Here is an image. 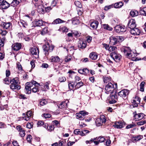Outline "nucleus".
Instances as JSON below:
<instances>
[{"mask_svg": "<svg viewBox=\"0 0 146 146\" xmlns=\"http://www.w3.org/2000/svg\"><path fill=\"white\" fill-rule=\"evenodd\" d=\"M121 50L122 52L124 53V54L127 58H131L132 60H135L134 58L135 55L136 56H137L136 53H134L133 56V53L132 50L129 47L123 46L121 48Z\"/></svg>", "mask_w": 146, "mask_h": 146, "instance_id": "f257e3e1", "label": "nucleus"}, {"mask_svg": "<svg viewBox=\"0 0 146 146\" xmlns=\"http://www.w3.org/2000/svg\"><path fill=\"white\" fill-rule=\"evenodd\" d=\"M115 87L113 84L111 83H108L105 85V92L107 94L113 93L115 89L117 87L116 84H115Z\"/></svg>", "mask_w": 146, "mask_h": 146, "instance_id": "f03ea898", "label": "nucleus"}, {"mask_svg": "<svg viewBox=\"0 0 146 146\" xmlns=\"http://www.w3.org/2000/svg\"><path fill=\"white\" fill-rule=\"evenodd\" d=\"M10 88L12 90H19L20 89L21 87L19 85V79L17 77L13 78L11 80Z\"/></svg>", "mask_w": 146, "mask_h": 146, "instance_id": "7ed1b4c3", "label": "nucleus"}, {"mask_svg": "<svg viewBox=\"0 0 146 146\" xmlns=\"http://www.w3.org/2000/svg\"><path fill=\"white\" fill-rule=\"evenodd\" d=\"M54 46L48 43L42 46L44 52L46 56L48 55L49 52H52L53 50Z\"/></svg>", "mask_w": 146, "mask_h": 146, "instance_id": "20e7f679", "label": "nucleus"}, {"mask_svg": "<svg viewBox=\"0 0 146 146\" xmlns=\"http://www.w3.org/2000/svg\"><path fill=\"white\" fill-rule=\"evenodd\" d=\"M106 119L104 115H100V117L97 118L96 120V123L97 126H100L105 123L106 122Z\"/></svg>", "mask_w": 146, "mask_h": 146, "instance_id": "39448f33", "label": "nucleus"}, {"mask_svg": "<svg viewBox=\"0 0 146 146\" xmlns=\"http://www.w3.org/2000/svg\"><path fill=\"white\" fill-rule=\"evenodd\" d=\"M111 56L116 62H119L121 57V55L115 51L111 52Z\"/></svg>", "mask_w": 146, "mask_h": 146, "instance_id": "423d86ee", "label": "nucleus"}, {"mask_svg": "<svg viewBox=\"0 0 146 146\" xmlns=\"http://www.w3.org/2000/svg\"><path fill=\"white\" fill-rule=\"evenodd\" d=\"M30 52L33 55L35 58H38L39 51L38 48L37 47H32L31 49Z\"/></svg>", "mask_w": 146, "mask_h": 146, "instance_id": "0eeeda50", "label": "nucleus"}, {"mask_svg": "<svg viewBox=\"0 0 146 146\" xmlns=\"http://www.w3.org/2000/svg\"><path fill=\"white\" fill-rule=\"evenodd\" d=\"M113 93L110 94L109 98V103L110 104H113L116 103L117 100V96L114 93L112 94Z\"/></svg>", "mask_w": 146, "mask_h": 146, "instance_id": "6e6552de", "label": "nucleus"}, {"mask_svg": "<svg viewBox=\"0 0 146 146\" xmlns=\"http://www.w3.org/2000/svg\"><path fill=\"white\" fill-rule=\"evenodd\" d=\"M1 26L4 29L9 30H11L12 27V24L10 22H2L1 24Z\"/></svg>", "mask_w": 146, "mask_h": 146, "instance_id": "1a4fd4ad", "label": "nucleus"}, {"mask_svg": "<svg viewBox=\"0 0 146 146\" xmlns=\"http://www.w3.org/2000/svg\"><path fill=\"white\" fill-rule=\"evenodd\" d=\"M105 140V138L101 136L98 137H96L95 139H94L93 142L96 145H98L100 143L104 142Z\"/></svg>", "mask_w": 146, "mask_h": 146, "instance_id": "9d476101", "label": "nucleus"}, {"mask_svg": "<svg viewBox=\"0 0 146 146\" xmlns=\"http://www.w3.org/2000/svg\"><path fill=\"white\" fill-rule=\"evenodd\" d=\"M22 45L21 43L17 42L14 44L12 46V49L15 51H18L21 48Z\"/></svg>", "mask_w": 146, "mask_h": 146, "instance_id": "9b49d317", "label": "nucleus"}, {"mask_svg": "<svg viewBox=\"0 0 146 146\" xmlns=\"http://www.w3.org/2000/svg\"><path fill=\"white\" fill-rule=\"evenodd\" d=\"M32 84L29 82H27L25 84V92L27 94H29L31 93V90Z\"/></svg>", "mask_w": 146, "mask_h": 146, "instance_id": "f8f14e48", "label": "nucleus"}, {"mask_svg": "<svg viewBox=\"0 0 146 146\" xmlns=\"http://www.w3.org/2000/svg\"><path fill=\"white\" fill-rule=\"evenodd\" d=\"M124 123L121 121H116L114 123V124L113 126L117 129H120L123 127Z\"/></svg>", "mask_w": 146, "mask_h": 146, "instance_id": "ddd939ff", "label": "nucleus"}, {"mask_svg": "<svg viewBox=\"0 0 146 146\" xmlns=\"http://www.w3.org/2000/svg\"><path fill=\"white\" fill-rule=\"evenodd\" d=\"M129 94V91L126 89L121 90L118 93V94L120 97L124 98L127 96Z\"/></svg>", "mask_w": 146, "mask_h": 146, "instance_id": "4468645a", "label": "nucleus"}, {"mask_svg": "<svg viewBox=\"0 0 146 146\" xmlns=\"http://www.w3.org/2000/svg\"><path fill=\"white\" fill-rule=\"evenodd\" d=\"M131 34L134 35H139L140 33V31L137 28L134 27L131 29L130 31Z\"/></svg>", "mask_w": 146, "mask_h": 146, "instance_id": "2eb2a0df", "label": "nucleus"}, {"mask_svg": "<svg viewBox=\"0 0 146 146\" xmlns=\"http://www.w3.org/2000/svg\"><path fill=\"white\" fill-rule=\"evenodd\" d=\"M127 26L131 29L135 27H136L135 20L133 19L130 20L128 22Z\"/></svg>", "mask_w": 146, "mask_h": 146, "instance_id": "dca6fc26", "label": "nucleus"}, {"mask_svg": "<svg viewBox=\"0 0 146 146\" xmlns=\"http://www.w3.org/2000/svg\"><path fill=\"white\" fill-rule=\"evenodd\" d=\"M110 44L111 45H115L118 42L116 36H112L110 38Z\"/></svg>", "mask_w": 146, "mask_h": 146, "instance_id": "f3484780", "label": "nucleus"}, {"mask_svg": "<svg viewBox=\"0 0 146 146\" xmlns=\"http://www.w3.org/2000/svg\"><path fill=\"white\" fill-rule=\"evenodd\" d=\"M144 116V114L143 113L136 114L134 115V119L135 121L140 120L143 118Z\"/></svg>", "mask_w": 146, "mask_h": 146, "instance_id": "a211bd4d", "label": "nucleus"}, {"mask_svg": "<svg viewBox=\"0 0 146 146\" xmlns=\"http://www.w3.org/2000/svg\"><path fill=\"white\" fill-rule=\"evenodd\" d=\"M78 72L81 74L87 75L89 73V70L87 68H85L82 69H79Z\"/></svg>", "mask_w": 146, "mask_h": 146, "instance_id": "6ab92c4d", "label": "nucleus"}, {"mask_svg": "<svg viewBox=\"0 0 146 146\" xmlns=\"http://www.w3.org/2000/svg\"><path fill=\"white\" fill-rule=\"evenodd\" d=\"M86 46V42L85 41L80 40L78 41V46L80 48H85Z\"/></svg>", "mask_w": 146, "mask_h": 146, "instance_id": "aec40b11", "label": "nucleus"}, {"mask_svg": "<svg viewBox=\"0 0 146 146\" xmlns=\"http://www.w3.org/2000/svg\"><path fill=\"white\" fill-rule=\"evenodd\" d=\"M60 59L59 57L57 56H52L50 58L51 62H59Z\"/></svg>", "mask_w": 146, "mask_h": 146, "instance_id": "412c9836", "label": "nucleus"}, {"mask_svg": "<svg viewBox=\"0 0 146 146\" xmlns=\"http://www.w3.org/2000/svg\"><path fill=\"white\" fill-rule=\"evenodd\" d=\"M89 56L91 59L96 60L98 58V55L97 53L93 52L90 53Z\"/></svg>", "mask_w": 146, "mask_h": 146, "instance_id": "4be33fe9", "label": "nucleus"}, {"mask_svg": "<svg viewBox=\"0 0 146 146\" xmlns=\"http://www.w3.org/2000/svg\"><path fill=\"white\" fill-rule=\"evenodd\" d=\"M9 6V4L6 1L0 4V7L3 9H6Z\"/></svg>", "mask_w": 146, "mask_h": 146, "instance_id": "5701e85b", "label": "nucleus"}, {"mask_svg": "<svg viewBox=\"0 0 146 146\" xmlns=\"http://www.w3.org/2000/svg\"><path fill=\"white\" fill-rule=\"evenodd\" d=\"M44 22L42 20H36L34 22V24L36 26H41L43 25Z\"/></svg>", "mask_w": 146, "mask_h": 146, "instance_id": "b1692460", "label": "nucleus"}, {"mask_svg": "<svg viewBox=\"0 0 146 146\" xmlns=\"http://www.w3.org/2000/svg\"><path fill=\"white\" fill-rule=\"evenodd\" d=\"M21 1V0H13L11 4V6L14 7L17 6Z\"/></svg>", "mask_w": 146, "mask_h": 146, "instance_id": "393cba45", "label": "nucleus"}, {"mask_svg": "<svg viewBox=\"0 0 146 146\" xmlns=\"http://www.w3.org/2000/svg\"><path fill=\"white\" fill-rule=\"evenodd\" d=\"M98 25V22L97 21H95L91 23L90 26L92 28L96 29L97 28Z\"/></svg>", "mask_w": 146, "mask_h": 146, "instance_id": "a878e982", "label": "nucleus"}, {"mask_svg": "<svg viewBox=\"0 0 146 146\" xmlns=\"http://www.w3.org/2000/svg\"><path fill=\"white\" fill-rule=\"evenodd\" d=\"M123 4L121 2H119L114 4V7L115 8H120L123 5Z\"/></svg>", "mask_w": 146, "mask_h": 146, "instance_id": "bb28decb", "label": "nucleus"}, {"mask_svg": "<svg viewBox=\"0 0 146 146\" xmlns=\"http://www.w3.org/2000/svg\"><path fill=\"white\" fill-rule=\"evenodd\" d=\"M76 83L75 82H68V87L70 89L72 90L75 88Z\"/></svg>", "mask_w": 146, "mask_h": 146, "instance_id": "cd10ccee", "label": "nucleus"}, {"mask_svg": "<svg viewBox=\"0 0 146 146\" xmlns=\"http://www.w3.org/2000/svg\"><path fill=\"white\" fill-rule=\"evenodd\" d=\"M143 135H139L136 136L132 138V140L135 141H139L143 138Z\"/></svg>", "mask_w": 146, "mask_h": 146, "instance_id": "c85d7f7f", "label": "nucleus"}, {"mask_svg": "<svg viewBox=\"0 0 146 146\" xmlns=\"http://www.w3.org/2000/svg\"><path fill=\"white\" fill-rule=\"evenodd\" d=\"M58 107L61 109L65 108L67 107V104L65 102H62L59 104Z\"/></svg>", "mask_w": 146, "mask_h": 146, "instance_id": "c756f323", "label": "nucleus"}, {"mask_svg": "<svg viewBox=\"0 0 146 146\" xmlns=\"http://www.w3.org/2000/svg\"><path fill=\"white\" fill-rule=\"evenodd\" d=\"M65 22V21L62 20L59 18H58L54 20L52 23V24H56L60 23H63Z\"/></svg>", "mask_w": 146, "mask_h": 146, "instance_id": "7c9ffc66", "label": "nucleus"}, {"mask_svg": "<svg viewBox=\"0 0 146 146\" xmlns=\"http://www.w3.org/2000/svg\"><path fill=\"white\" fill-rule=\"evenodd\" d=\"M104 29L109 31H112L113 29L108 24H104L102 25Z\"/></svg>", "mask_w": 146, "mask_h": 146, "instance_id": "2f4dec72", "label": "nucleus"}, {"mask_svg": "<svg viewBox=\"0 0 146 146\" xmlns=\"http://www.w3.org/2000/svg\"><path fill=\"white\" fill-rule=\"evenodd\" d=\"M11 79H10L9 77H7L3 80V83L7 84H9L11 82Z\"/></svg>", "mask_w": 146, "mask_h": 146, "instance_id": "473e14b6", "label": "nucleus"}, {"mask_svg": "<svg viewBox=\"0 0 146 146\" xmlns=\"http://www.w3.org/2000/svg\"><path fill=\"white\" fill-rule=\"evenodd\" d=\"M136 126V125L135 123L132 122V123L130 124H129L127 125L126 126L125 128L126 129H128L135 127Z\"/></svg>", "mask_w": 146, "mask_h": 146, "instance_id": "72a5a7b5", "label": "nucleus"}, {"mask_svg": "<svg viewBox=\"0 0 146 146\" xmlns=\"http://www.w3.org/2000/svg\"><path fill=\"white\" fill-rule=\"evenodd\" d=\"M121 26L117 25L115 27V29L116 32L118 33H121Z\"/></svg>", "mask_w": 146, "mask_h": 146, "instance_id": "f704fd0d", "label": "nucleus"}, {"mask_svg": "<svg viewBox=\"0 0 146 146\" xmlns=\"http://www.w3.org/2000/svg\"><path fill=\"white\" fill-rule=\"evenodd\" d=\"M83 83L82 82H80L78 83H77L76 84L75 86V89L78 88H80L81 86H83Z\"/></svg>", "mask_w": 146, "mask_h": 146, "instance_id": "c9c22d12", "label": "nucleus"}, {"mask_svg": "<svg viewBox=\"0 0 146 146\" xmlns=\"http://www.w3.org/2000/svg\"><path fill=\"white\" fill-rule=\"evenodd\" d=\"M47 101L45 99H41L40 102V104L41 106H44L47 104Z\"/></svg>", "mask_w": 146, "mask_h": 146, "instance_id": "e433bc0d", "label": "nucleus"}, {"mask_svg": "<svg viewBox=\"0 0 146 146\" xmlns=\"http://www.w3.org/2000/svg\"><path fill=\"white\" fill-rule=\"evenodd\" d=\"M145 82H142L140 85V90L141 91L143 92L144 91V86Z\"/></svg>", "mask_w": 146, "mask_h": 146, "instance_id": "4c0bfd02", "label": "nucleus"}, {"mask_svg": "<svg viewBox=\"0 0 146 146\" xmlns=\"http://www.w3.org/2000/svg\"><path fill=\"white\" fill-rule=\"evenodd\" d=\"M46 125V124H45L44 125L45 126H47V129L49 131H51L54 130V127L53 125H51L48 126L47 124H46L47 125Z\"/></svg>", "mask_w": 146, "mask_h": 146, "instance_id": "58836bf2", "label": "nucleus"}, {"mask_svg": "<svg viewBox=\"0 0 146 146\" xmlns=\"http://www.w3.org/2000/svg\"><path fill=\"white\" fill-rule=\"evenodd\" d=\"M26 140L27 142L30 143H31L32 140V137L31 135H28L27 137Z\"/></svg>", "mask_w": 146, "mask_h": 146, "instance_id": "ea45409f", "label": "nucleus"}, {"mask_svg": "<svg viewBox=\"0 0 146 146\" xmlns=\"http://www.w3.org/2000/svg\"><path fill=\"white\" fill-rule=\"evenodd\" d=\"M111 81V79L109 77H106L104 78V83L107 84L108 83H111L110 82Z\"/></svg>", "mask_w": 146, "mask_h": 146, "instance_id": "a19ab883", "label": "nucleus"}, {"mask_svg": "<svg viewBox=\"0 0 146 146\" xmlns=\"http://www.w3.org/2000/svg\"><path fill=\"white\" fill-rule=\"evenodd\" d=\"M74 133L75 134L80 135L82 136V131H81L79 129H75L74 131Z\"/></svg>", "mask_w": 146, "mask_h": 146, "instance_id": "79ce46f5", "label": "nucleus"}, {"mask_svg": "<svg viewBox=\"0 0 146 146\" xmlns=\"http://www.w3.org/2000/svg\"><path fill=\"white\" fill-rule=\"evenodd\" d=\"M132 103L133 104V107H137L138 106V104H139V101L138 100H133V102H132Z\"/></svg>", "mask_w": 146, "mask_h": 146, "instance_id": "37998d69", "label": "nucleus"}, {"mask_svg": "<svg viewBox=\"0 0 146 146\" xmlns=\"http://www.w3.org/2000/svg\"><path fill=\"white\" fill-rule=\"evenodd\" d=\"M140 13L143 15L146 16V7L143 8L141 10Z\"/></svg>", "mask_w": 146, "mask_h": 146, "instance_id": "c03bdc74", "label": "nucleus"}, {"mask_svg": "<svg viewBox=\"0 0 146 146\" xmlns=\"http://www.w3.org/2000/svg\"><path fill=\"white\" fill-rule=\"evenodd\" d=\"M76 115L77 118L78 119H83L84 118L83 116L82 115L80 112L79 113H77Z\"/></svg>", "mask_w": 146, "mask_h": 146, "instance_id": "a18cd8bd", "label": "nucleus"}, {"mask_svg": "<svg viewBox=\"0 0 146 146\" xmlns=\"http://www.w3.org/2000/svg\"><path fill=\"white\" fill-rule=\"evenodd\" d=\"M7 33V31L6 30L0 29V34L2 36H5Z\"/></svg>", "mask_w": 146, "mask_h": 146, "instance_id": "49530a36", "label": "nucleus"}, {"mask_svg": "<svg viewBox=\"0 0 146 146\" xmlns=\"http://www.w3.org/2000/svg\"><path fill=\"white\" fill-rule=\"evenodd\" d=\"M74 3L76 6L79 8H81L82 7L81 3L79 1H76Z\"/></svg>", "mask_w": 146, "mask_h": 146, "instance_id": "de8ad7c7", "label": "nucleus"}, {"mask_svg": "<svg viewBox=\"0 0 146 146\" xmlns=\"http://www.w3.org/2000/svg\"><path fill=\"white\" fill-rule=\"evenodd\" d=\"M50 83V81H48L46 82L44 86V87L45 88V89L43 90H46V89L47 90H49V84Z\"/></svg>", "mask_w": 146, "mask_h": 146, "instance_id": "09e8293b", "label": "nucleus"}, {"mask_svg": "<svg viewBox=\"0 0 146 146\" xmlns=\"http://www.w3.org/2000/svg\"><path fill=\"white\" fill-rule=\"evenodd\" d=\"M130 14L132 17L135 16L137 15L138 12L137 11H131Z\"/></svg>", "mask_w": 146, "mask_h": 146, "instance_id": "8fccbe9b", "label": "nucleus"}, {"mask_svg": "<svg viewBox=\"0 0 146 146\" xmlns=\"http://www.w3.org/2000/svg\"><path fill=\"white\" fill-rule=\"evenodd\" d=\"M16 65L18 70L19 71H21L23 70V68L21 64L19 62H17Z\"/></svg>", "mask_w": 146, "mask_h": 146, "instance_id": "3c124183", "label": "nucleus"}, {"mask_svg": "<svg viewBox=\"0 0 146 146\" xmlns=\"http://www.w3.org/2000/svg\"><path fill=\"white\" fill-rule=\"evenodd\" d=\"M19 134L21 137H23L25 136V131L23 129L21 131H19Z\"/></svg>", "mask_w": 146, "mask_h": 146, "instance_id": "603ef678", "label": "nucleus"}, {"mask_svg": "<svg viewBox=\"0 0 146 146\" xmlns=\"http://www.w3.org/2000/svg\"><path fill=\"white\" fill-rule=\"evenodd\" d=\"M146 123V121H145L141 120L139 121L137 123V124L139 126L142 125Z\"/></svg>", "mask_w": 146, "mask_h": 146, "instance_id": "864d4df0", "label": "nucleus"}, {"mask_svg": "<svg viewBox=\"0 0 146 146\" xmlns=\"http://www.w3.org/2000/svg\"><path fill=\"white\" fill-rule=\"evenodd\" d=\"M33 126V123L32 122H28L27 125V127L28 129H30Z\"/></svg>", "mask_w": 146, "mask_h": 146, "instance_id": "5fc2aeb1", "label": "nucleus"}, {"mask_svg": "<svg viewBox=\"0 0 146 146\" xmlns=\"http://www.w3.org/2000/svg\"><path fill=\"white\" fill-rule=\"evenodd\" d=\"M48 32V29L47 28L45 27L41 31V33L42 35H44L45 34Z\"/></svg>", "mask_w": 146, "mask_h": 146, "instance_id": "6e6d98bb", "label": "nucleus"}, {"mask_svg": "<svg viewBox=\"0 0 146 146\" xmlns=\"http://www.w3.org/2000/svg\"><path fill=\"white\" fill-rule=\"evenodd\" d=\"M59 80L61 82H64L66 80V78L64 76H61L59 78Z\"/></svg>", "mask_w": 146, "mask_h": 146, "instance_id": "4d7b16f0", "label": "nucleus"}, {"mask_svg": "<svg viewBox=\"0 0 146 146\" xmlns=\"http://www.w3.org/2000/svg\"><path fill=\"white\" fill-rule=\"evenodd\" d=\"M116 38H117V40L118 42H122L124 40V38L123 37L121 36H116Z\"/></svg>", "mask_w": 146, "mask_h": 146, "instance_id": "13d9d810", "label": "nucleus"}, {"mask_svg": "<svg viewBox=\"0 0 146 146\" xmlns=\"http://www.w3.org/2000/svg\"><path fill=\"white\" fill-rule=\"evenodd\" d=\"M23 119H25V120L26 121H28L29 120V118L28 117H26V116L21 117L19 118V119L18 120H22Z\"/></svg>", "mask_w": 146, "mask_h": 146, "instance_id": "bf43d9fd", "label": "nucleus"}, {"mask_svg": "<svg viewBox=\"0 0 146 146\" xmlns=\"http://www.w3.org/2000/svg\"><path fill=\"white\" fill-rule=\"evenodd\" d=\"M72 23L74 25H77L79 24V21L78 20L73 19L72 21Z\"/></svg>", "mask_w": 146, "mask_h": 146, "instance_id": "052dcab7", "label": "nucleus"}, {"mask_svg": "<svg viewBox=\"0 0 146 146\" xmlns=\"http://www.w3.org/2000/svg\"><path fill=\"white\" fill-rule=\"evenodd\" d=\"M117 49L116 47L114 46H111L109 48V51L110 52H111L113 50H115Z\"/></svg>", "mask_w": 146, "mask_h": 146, "instance_id": "680f3d73", "label": "nucleus"}, {"mask_svg": "<svg viewBox=\"0 0 146 146\" xmlns=\"http://www.w3.org/2000/svg\"><path fill=\"white\" fill-rule=\"evenodd\" d=\"M26 117H28L29 118V117H31L32 115V113L31 111H28L26 114Z\"/></svg>", "mask_w": 146, "mask_h": 146, "instance_id": "e2e57ef3", "label": "nucleus"}, {"mask_svg": "<svg viewBox=\"0 0 146 146\" xmlns=\"http://www.w3.org/2000/svg\"><path fill=\"white\" fill-rule=\"evenodd\" d=\"M73 33L74 36L76 37H78L80 36V34L77 31H75L74 32H73Z\"/></svg>", "mask_w": 146, "mask_h": 146, "instance_id": "0e129e2a", "label": "nucleus"}, {"mask_svg": "<svg viewBox=\"0 0 146 146\" xmlns=\"http://www.w3.org/2000/svg\"><path fill=\"white\" fill-rule=\"evenodd\" d=\"M66 143V141L64 140L60 142H59L58 143L59 146H62L63 145L64 146H66L65 143Z\"/></svg>", "mask_w": 146, "mask_h": 146, "instance_id": "69168bd1", "label": "nucleus"}, {"mask_svg": "<svg viewBox=\"0 0 146 146\" xmlns=\"http://www.w3.org/2000/svg\"><path fill=\"white\" fill-rule=\"evenodd\" d=\"M30 83H31L32 84V86H33V85H34V86H37L36 84L37 85V86L39 85L40 84H39L36 81H34V80H32L31 81V82H30Z\"/></svg>", "mask_w": 146, "mask_h": 146, "instance_id": "338daca9", "label": "nucleus"}, {"mask_svg": "<svg viewBox=\"0 0 146 146\" xmlns=\"http://www.w3.org/2000/svg\"><path fill=\"white\" fill-rule=\"evenodd\" d=\"M71 58L70 57L66 56L64 59V62H68L71 60Z\"/></svg>", "mask_w": 146, "mask_h": 146, "instance_id": "774afa93", "label": "nucleus"}]
</instances>
